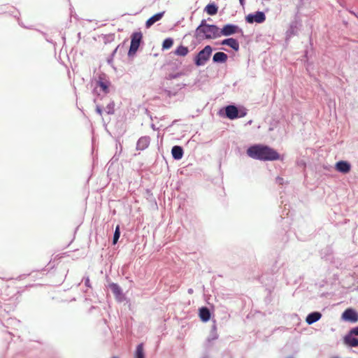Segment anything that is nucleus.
I'll return each instance as SVG.
<instances>
[{
    "label": "nucleus",
    "mask_w": 358,
    "mask_h": 358,
    "mask_svg": "<svg viewBox=\"0 0 358 358\" xmlns=\"http://www.w3.org/2000/svg\"><path fill=\"white\" fill-rule=\"evenodd\" d=\"M247 155L255 159L264 161L277 160L280 155L273 148L261 144L250 146L247 150Z\"/></svg>",
    "instance_id": "f257e3e1"
},
{
    "label": "nucleus",
    "mask_w": 358,
    "mask_h": 358,
    "mask_svg": "<svg viewBox=\"0 0 358 358\" xmlns=\"http://www.w3.org/2000/svg\"><path fill=\"white\" fill-rule=\"evenodd\" d=\"M195 36L199 39H215L219 38V27L215 24H208L202 20L195 30Z\"/></svg>",
    "instance_id": "f03ea898"
},
{
    "label": "nucleus",
    "mask_w": 358,
    "mask_h": 358,
    "mask_svg": "<svg viewBox=\"0 0 358 358\" xmlns=\"http://www.w3.org/2000/svg\"><path fill=\"white\" fill-rule=\"evenodd\" d=\"M213 48L210 45H206L198 52L194 58V64L197 66L205 65L212 54Z\"/></svg>",
    "instance_id": "7ed1b4c3"
},
{
    "label": "nucleus",
    "mask_w": 358,
    "mask_h": 358,
    "mask_svg": "<svg viewBox=\"0 0 358 358\" xmlns=\"http://www.w3.org/2000/svg\"><path fill=\"white\" fill-rule=\"evenodd\" d=\"M235 34H243V30L236 24H227L221 29H219V37L228 36Z\"/></svg>",
    "instance_id": "20e7f679"
},
{
    "label": "nucleus",
    "mask_w": 358,
    "mask_h": 358,
    "mask_svg": "<svg viewBox=\"0 0 358 358\" xmlns=\"http://www.w3.org/2000/svg\"><path fill=\"white\" fill-rule=\"evenodd\" d=\"M141 32H134L131 36V45L129 50V55H131L136 53L138 50L141 41L142 40Z\"/></svg>",
    "instance_id": "39448f33"
},
{
    "label": "nucleus",
    "mask_w": 358,
    "mask_h": 358,
    "mask_svg": "<svg viewBox=\"0 0 358 358\" xmlns=\"http://www.w3.org/2000/svg\"><path fill=\"white\" fill-rule=\"evenodd\" d=\"M266 20V15L262 11H257L254 13L248 15L245 17V20L248 23L252 24L254 22L262 23Z\"/></svg>",
    "instance_id": "423d86ee"
},
{
    "label": "nucleus",
    "mask_w": 358,
    "mask_h": 358,
    "mask_svg": "<svg viewBox=\"0 0 358 358\" xmlns=\"http://www.w3.org/2000/svg\"><path fill=\"white\" fill-rule=\"evenodd\" d=\"M225 115L230 120H234L238 117H243L245 113L239 115L238 110L236 106L234 105H229L225 107Z\"/></svg>",
    "instance_id": "0eeeda50"
},
{
    "label": "nucleus",
    "mask_w": 358,
    "mask_h": 358,
    "mask_svg": "<svg viewBox=\"0 0 358 358\" xmlns=\"http://www.w3.org/2000/svg\"><path fill=\"white\" fill-rule=\"evenodd\" d=\"M342 318L345 321L356 322L358 320V315L355 310L348 308L343 313Z\"/></svg>",
    "instance_id": "6e6552de"
},
{
    "label": "nucleus",
    "mask_w": 358,
    "mask_h": 358,
    "mask_svg": "<svg viewBox=\"0 0 358 358\" xmlns=\"http://www.w3.org/2000/svg\"><path fill=\"white\" fill-rule=\"evenodd\" d=\"M150 143V138L148 136L141 137L136 143V149L138 150H143L146 149Z\"/></svg>",
    "instance_id": "1a4fd4ad"
},
{
    "label": "nucleus",
    "mask_w": 358,
    "mask_h": 358,
    "mask_svg": "<svg viewBox=\"0 0 358 358\" xmlns=\"http://www.w3.org/2000/svg\"><path fill=\"white\" fill-rule=\"evenodd\" d=\"M350 169V164L346 161H339L336 164V169L342 173H348Z\"/></svg>",
    "instance_id": "9d476101"
},
{
    "label": "nucleus",
    "mask_w": 358,
    "mask_h": 358,
    "mask_svg": "<svg viewBox=\"0 0 358 358\" xmlns=\"http://www.w3.org/2000/svg\"><path fill=\"white\" fill-rule=\"evenodd\" d=\"M221 44L224 45H228L230 48H231L233 50H234L235 51H238L239 50V43H238V41L233 38H228L224 39L221 42Z\"/></svg>",
    "instance_id": "9b49d317"
},
{
    "label": "nucleus",
    "mask_w": 358,
    "mask_h": 358,
    "mask_svg": "<svg viewBox=\"0 0 358 358\" xmlns=\"http://www.w3.org/2000/svg\"><path fill=\"white\" fill-rule=\"evenodd\" d=\"M321 317H322V314L320 312H317V311L312 312L307 315V317L306 318V322L308 324H312L316 322L317 321H318L321 318Z\"/></svg>",
    "instance_id": "f8f14e48"
},
{
    "label": "nucleus",
    "mask_w": 358,
    "mask_h": 358,
    "mask_svg": "<svg viewBox=\"0 0 358 358\" xmlns=\"http://www.w3.org/2000/svg\"><path fill=\"white\" fill-rule=\"evenodd\" d=\"M173 158L176 160L182 159L183 156L182 148L179 145H174L171 149Z\"/></svg>",
    "instance_id": "ddd939ff"
},
{
    "label": "nucleus",
    "mask_w": 358,
    "mask_h": 358,
    "mask_svg": "<svg viewBox=\"0 0 358 358\" xmlns=\"http://www.w3.org/2000/svg\"><path fill=\"white\" fill-rule=\"evenodd\" d=\"M164 12H161V13H158L154 15L153 16H152L151 17H150L145 23L146 27L147 28L150 27L155 22L159 21L164 16Z\"/></svg>",
    "instance_id": "4468645a"
},
{
    "label": "nucleus",
    "mask_w": 358,
    "mask_h": 358,
    "mask_svg": "<svg viewBox=\"0 0 358 358\" xmlns=\"http://www.w3.org/2000/svg\"><path fill=\"white\" fill-rule=\"evenodd\" d=\"M227 59V55L222 52H217L213 57V61L215 63H224Z\"/></svg>",
    "instance_id": "2eb2a0df"
},
{
    "label": "nucleus",
    "mask_w": 358,
    "mask_h": 358,
    "mask_svg": "<svg viewBox=\"0 0 358 358\" xmlns=\"http://www.w3.org/2000/svg\"><path fill=\"white\" fill-rule=\"evenodd\" d=\"M97 85L100 87V88L104 93H108L110 85V82L108 80H105L101 77H99V79L97 81Z\"/></svg>",
    "instance_id": "dca6fc26"
},
{
    "label": "nucleus",
    "mask_w": 358,
    "mask_h": 358,
    "mask_svg": "<svg viewBox=\"0 0 358 358\" xmlns=\"http://www.w3.org/2000/svg\"><path fill=\"white\" fill-rule=\"evenodd\" d=\"M199 317L203 322H207L210 318V313L208 308L202 307L199 309Z\"/></svg>",
    "instance_id": "f3484780"
},
{
    "label": "nucleus",
    "mask_w": 358,
    "mask_h": 358,
    "mask_svg": "<svg viewBox=\"0 0 358 358\" xmlns=\"http://www.w3.org/2000/svg\"><path fill=\"white\" fill-rule=\"evenodd\" d=\"M345 343L351 347L358 346V338L353 337V336L348 334L344 338Z\"/></svg>",
    "instance_id": "a211bd4d"
},
{
    "label": "nucleus",
    "mask_w": 358,
    "mask_h": 358,
    "mask_svg": "<svg viewBox=\"0 0 358 358\" xmlns=\"http://www.w3.org/2000/svg\"><path fill=\"white\" fill-rule=\"evenodd\" d=\"M110 288L117 298H120L122 296V289L118 285L112 283L110 285Z\"/></svg>",
    "instance_id": "6ab92c4d"
},
{
    "label": "nucleus",
    "mask_w": 358,
    "mask_h": 358,
    "mask_svg": "<svg viewBox=\"0 0 358 358\" xmlns=\"http://www.w3.org/2000/svg\"><path fill=\"white\" fill-rule=\"evenodd\" d=\"M204 10L210 15H214L217 13V7L214 3L208 4Z\"/></svg>",
    "instance_id": "aec40b11"
},
{
    "label": "nucleus",
    "mask_w": 358,
    "mask_h": 358,
    "mask_svg": "<svg viewBox=\"0 0 358 358\" xmlns=\"http://www.w3.org/2000/svg\"><path fill=\"white\" fill-rule=\"evenodd\" d=\"M189 52V50L187 47L180 45L175 51V54L178 56L185 57Z\"/></svg>",
    "instance_id": "412c9836"
},
{
    "label": "nucleus",
    "mask_w": 358,
    "mask_h": 358,
    "mask_svg": "<svg viewBox=\"0 0 358 358\" xmlns=\"http://www.w3.org/2000/svg\"><path fill=\"white\" fill-rule=\"evenodd\" d=\"M135 358H145L143 344L140 343L137 345L135 352Z\"/></svg>",
    "instance_id": "4be33fe9"
},
{
    "label": "nucleus",
    "mask_w": 358,
    "mask_h": 358,
    "mask_svg": "<svg viewBox=\"0 0 358 358\" xmlns=\"http://www.w3.org/2000/svg\"><path fill=\"white\" fill-rule=\"evenodd\" d=\"M173 44V40L171 38H166L162 43V49L167 50L172 47Z\"/></svg>",
    "instance_id": "5701e85b"
},
{
    "label": "nucleus",
    "mask_w": 358,
    "mask_h": 358,
    "mask_svg": "<svg viewBox=\"0 0 358 358\" xmlns=\"http://www.w3.org/2000/svg\"><path fill=\"white\" fill-rule=\"evenodd\" d=\"M120 226L117 225L115 227L114 234H113V243L114 245H115L117 243V241L120 238Z\"/></svg>",
    "instance_id": "b1692460"
},
{
    "label": "nucleus",
    "mask_w": 358,
    "mask_h": 358,
    "mask_svg": "<svg viewBox=\"0 0 358 358\" xmlns=\"http://www.w3.org/2000/svg\"><path fill=\"white\" fill-rule=\"evenodd\" d=\"M114 106H115V104L113 102H110L109 103L106 107L105 108V110L106 112L109 114V115H112L114 113L115 110H114Z\"/></svg>",
    "instance_id": "393cba45"
},
{
    "label": "nucleus",
    "mask_w": 358,
    "mask_h": 358,
    "mask_svg": "<svg viewBox=\"0 0 358 358\" xmlns=\"http://www.w3.org/2000/svg\"><path fill=\"white\" fill-rule=\"evenodd\" d=\"M349 334L353 336H358V326L356 327L352 328L350 331Z\"/></svg>",
    "instance_id": "a878e982"
},
{
    "label": "nucleus",
    "mask_w": 358,
    "mask_h": 358,
    "mask_svg": "<svg viewBox=\"0 0 358 358\" xmlns=\"http://www.w3.org/2000/svg\"><path fill=\"white\" fill-rule=\"evenodd\" d=\"M275 181L279 185H283L285 182L284 179L279 176L276 178Z\"/></svg>",
    "instance_id": "bb28decb"
},
{
    "label": "nucleus",
    "mask_w": 358,
    "mask_h": 358,
    "mask_svg": "<svg viewBox=\"0 0 358 358\" xmlns=\"http://www.w3.org/2000/svg\"><path fill=\"white\" fill-rule=\"evenodd\" d=\"M96 111L97 113L101 115L102 114V109L99 106H96Z\"/></svg>",
    "instance_id": "cd10ccee"
},
{
    "label": "nucleus",
    "mask_w": 358,
    "mask_h": 358,
    "mask_svg": "<svg viewBox=\"0 0 358 358\" xmlns=\"http://www.w3.org/2000/svg\"><path fill=\"white\" fill-rule=\"evenodd\" d=\"M239 1H240L241 5L243 6L244 3H245V0H239Z\"/></svg>",
    "instance_id": "c85d7f7f"
},
{
    "label": "nucleus",
    "mask_w": 358,
    "mask_h": 358,
    "mask_svg": "<svg viewBox=\"0 0 358 358\" xmlns=\"http://www.w3.org/2000/svg\"><path fill=\"white\" fill-rule=\"evenodd\" d=\"M89 279L87 278L86 280H85V285L88 286V284H89Z\"/></svg>",
    "instance_id": "c756f323"
},
{
    "label": "nucleus",
    "mask_w": 358,
    "mask_h": 358,
    "mask_svg": "<svg viewBox=\"0 0 358 358\" xmlns=\"http://www.w3.org/2000/svg\"><path fill=\"white\" fill-rule=\"evenodd\" d=\"M192 292H193L192 289H188V293L192 294Z\"/></svg>",
    "instance_id": "7c9ffc66"
},
{
    "label": "nucleus",
    "mask_w": 358,
    "mask_h": 358,
    "mask_svg": "<svg viewBox=\"0 0 358 358\" xmlns=\"http://www.w3.org/2000/svg\"><path fill=\"white\" fill-rule=\"evenodd\" d=\"M177 77H178V75H173V76H171V78H177Z\"/></svg>",
    "instance_id": "2f4dec72"
},
{
    "label": "nucleus",
    "mask_w": 358,
    "mask_h": 358,
    "mask_svg": "<svg viewBox=\"0 0 358 358\" xmlns=\"http://www.w3.org/2000/svg\"><path fill=\"white\" fill-rule=\"evenodd\" d=\"M152 128L153 129H155V125H154V124H152Z\"/></svg>",
    "instance_id": "473e14b6"
},
{
    "label": "nucleus",
    "mask_w": 358,
    "mask_h": 358,
    "mask_svg": "<svg viewBox=\"0 0 358 358\" xmlns=\"http://www.w3.org/2000/svg\"><path fill=\"white\" fill-rule=\"evenodd\" d=\"M332 358H338V357H332Z\"/></svg>",
    "instance_id": "72a5a7b5"
},
{
    "label": "nucleus",
    "mask_w": 358,
    "mask_h": 358,
    "mask_svg": "<svg viewBox=\"0 0 358 358\" xmlns=\"http://www.w3.org/2000/svg\"><path fill=\"white\" fill-rule=\"evenodd\" d=\"M113 358H117V357H113Z\"/></svg>",
    "instance_id": "f704fd0d"
}]
</instances>
